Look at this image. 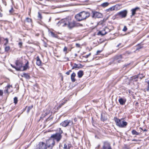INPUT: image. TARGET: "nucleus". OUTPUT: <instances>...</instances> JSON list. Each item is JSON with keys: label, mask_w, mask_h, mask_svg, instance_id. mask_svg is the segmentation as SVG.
<instances>
[{"label": "nucleus", "mask_w": 149, "mask_h": 149, "mask_svg": "<svg viewBox=\"0 0 149 149\" xmlns=\"http://www.w3.org/2000/svg\"><path fill=\"white\" fill-rule=\"evenodd\" d=\"M62 133L63 131L61 130L60 133H57L52 135L50 137L51 139L47 141V145L48 147L51 148H52L55 145V140L57 143L62 138L61 134Z\"/></svg>", "instance_id": "1"}, {"label": "nucleus", "mask_w": 149, "mask_h": 149, "mask_svg": "<svg viewBox=\"0 0 149 149\" xmlns=\"http://www.w3.org/2000/svg\"><path fill=\"white\" fill-rule=\"evenodd\" d=\"M57 24L58 26L60 25L62 26H67L69 29H71L75 26L74 22H71V19L69 18L62 19L58 22Z\"/></svg>", "instance_id": "2"}, {"label": "nucleus", "mask_w": 149, "mask_h": 149, "mask_svg": "<svg viewBox=\"0 0 149 149\" xmlns=\"http://www.w3.org/2000/svg\"><path fill=\"white\" fill-rule=\"evenodd\" d=\"M90 15V13L88 12L83 11L76 15L75 18L78 21H80L85 19L88 18Z\"/></svg>", "instance_id": "3"}, {"label": "nucleus", "mask_w": 149, "mask_h": 149, "mask_svg": "<svg viewBox=\"0 0 149 149\" xmlns=\"http://www.w3.org/2000/svg\"><path fill=\"white\" fill-rule=\"evenodd\" d=\"M116 125L120 127H125L127 125V123L124 121V119H119L116 117L114 118Z\"/></svg>", "instance_id": "4"}, {"label": "nucleus", "mask_w": 149, "mask_h": 149, "mask_svg": "<svg viewBox=\"0 0 149 149\" xmlns=\"http://www.w3.org/2000/svg\"><path fill=\"white\" fill-rule=\"evenodd\" d=\"M73 123V122L72 120H66L61 123L60 125L63 127H65L69 126H71Z\"/></svg>", "instance_id": "5"}, {"label": "nucleus", "mask_w": 149, "mask_h": 149, "mask_svg": "<svg viewBox=\"0 0 149 149\" xmlns=\"http://www.w3.org/2000/svg\"><path fill=\"white\" fill-rule=\"evenodd\" d=\"M48 146L43 142H39L36 146V149H46V146Z\"/></svg>", "instance_id": "6"}, {"label": "nucleus", "mask_w": 149, "mask_h": 149, "mask_svg": "<svg viewBox=\"0 0 149 149\" xmlns=\"http://www.w3.org/2000/svg\"><path fill=\"white\" fill-rule=\"evenodd\" d=\"M17 67H15L14 68L17 71L21 70V68L22 67V63L21 61H17L15 62Z\"/></svg>", "instance_id": "7"}, {"label": "nucleus", "mask_w": 149, "mask_h": 149, "mask_svg": "<svg viewBox=\"0 0 149 149\" xmlns=\"http://www.w3.org/2000/svg\"><path fill=\"white\" fill-rule=\"evenodd\" d=\"M92 17L95 18H100L102 17V14L99 12L95 11H93Z\"/></svg>", "instance_id": "8"}, {"label": "nucleus", "mask_w": 149, "mask_h": 149, "mask_svg": "<svg viewBox=\"0 0 149 149\" xmlns=\"http://www.w3.org/2000/svg\"><path fill=\"white\" fill-rule=\"evenodd\" d=\"M127 11L126 10H124L120 12L117 15L121 18H125L127 16Z\"/></svg>", "instance_id": "9"}, {"label": "nucleus", "mask_w": 149, "mask_h": 149, "mask_svg": "<svg viewBox=\"0 0 149 149\" xmlns=\"http://www.w3.org/2000/svg\"><path fill=\"white\" fill-rule=\"evenodd\" d=\"M102 148L103 149H112L110 144L107 141L104 143Z\"/></svg>", "instance_id": "10"}, {"label": "nucleus", "mask_w": 149, "mask_h": 149, "mask_svg": "<svg viewBox=\"0 0 149 149\" xmlns=\"http://www.w3.org/2000/svg\"><path fill=\"white\" fill-rule=\"evenodd\" d=\"M72 146L70 143H66L64 144L63 148L64 149H70Z\"/></svg>", "instance_id": "11"}, {"label": "nucleus", "mask_w": 149, "mask_h": 149, "mask_svg": "<svg viewBox=\"0 0 149 149\" xmlns=\"http://www.w3.org/2000/svg\"><path fill=\"white\" fill-rule=\"evenodd\" d=\"M82 65L81 64H77L76 63H74V65L72 66V69H74L76 68H82Z\"/></svg>", "instance_id": "12"}, {"label": "nucleus", "mask_w": 149, "mask_h": 149, "mask_svg": "<svg viewBox=\"0 0 149 149\" xmlns=\"http://www.w3.org/2000/svg\"><path fill=\"white\" fill-rule=\"evenodd\" d=\"M118 101L120 104L123 105L125 104L126 101V100L125 99H123L122 98H120L119 99Z\"/></svg>", "instance_id": "13"}, {"label": "nucleus", "mask_w": 149, "mask_h": 149, "mask_svg": "<svg viewBox=\"0 0 149 149\" xmlns=\"http://www.w3.org/2000/svg\"><path fill=\"white\" fill-rule=\"evenodd\" d=\"M76 76V74L75 73L73 72L71 74V79L72 81V82H74L76 81V79L74 78Z\"/></svg>", "instance_id": "14"}, {"label": "nucleus", "mask_w": 149, "mask_h": 149, "mask_svg": "<svg viewBox=\"0 0 149 149\" xmlns=\"http://www.w3.org/2000/svg\"><path fill=\"white\" fill-rule=\"evenodd\" d=\"M139 8L138 7H136L135 8L132 9L131 10V11L132 12V16H134L136 14V10L138 9H139Z\"/></svg>", "instance_id": "15"}, {"label": "nucleus", "mask_w": 149, "mask_h": 149, "mask_svg": "<svg viewBox=\"0 0 149 149\" xmlns=\"http://www.w3.org/2000/svg\"><path fill=\"white\" fill-rule=\"evenodd\" d=\"M29 63L28 61L26 63L25 65L23 67V69L22 70V71H24L26 70L29 68Z\"/></svg>", "instance_id": "16"}, {"label": "nucleus", "mask_w": 149, "mask_h": 149, "mask_svg": "<svg viewBox=\"0 0 149 149\" xmlns=\"http://www.w3.org/2000/svg\"><path fill=\"white\" fill-rule=\"evenodd\" d=\"M36 64L37 65L39 66H40L41 65V61L40 60L39 57L38 56L36 57Z\"/></svg>", "instance_id": "17"}, {"label": "nucleus", "mask_w": 149, "mask_h": 149, "mask_svg": "<svg viewBox=\"0 0 149 149\" xmlns=\"http://www.w3.org/2000/svg\"><path fill=\"white\" fill-rule=\"evenodd\" d=\"M83 71L82 70H80L77 73L78 77L79 78H81L83 76Z\"/></svg>", "instance_id": "18"}, {"label": "nucleus", "mask_w": 149, "mask_h": 149, "mask_svg": "<svg viewBox=\"0 0 149 149\" xmlns=\"http://www.w3.org/2000/svg\"><path fill=\"white\" fill-rule=\"evenodd\" d=\"M107 33V32H106L105 31V30H103L102 31H100L98 33V35H101L102 36H103L105 35Z\"/></svg>", "instance_id": "19"}, {"label": "nucleus", "mask_w": 149, "mask_h": 149, "mask_svg": "<svg viewBox=\"0 0 149 149\" xmlns=\"http://www.w3.org/2000/svg\"><path fill=\"white\" fill-rule=\"evenodd\" d=\"M22 77H24L26 79H29L30 78V76L28 74L24 73L23 75H22Z\"/></svg>", "instance_id": "20"}, {"label": "nucleus", "mask_w": 149, "mask_h": 149, "mask_svg": "<svg viewBox=\"0 0 149 149\" xmlns=\"http://www.w3.org/2000/svg\"><path fill=\"white\" fill-rule=\"evenodd\" d=\"M122 56L121 55L116 56H115V59L116 60H119L118 61L119 62L120 60L121 59Z\"/></svg>", "instance_id": "21"}, {"label": "nucleus", "mask_w": 149, "mask_h": 149, "mask_svg": "<svg viewBox=\"0 0 149 149\" xmlns=\"http://www.w3.org/2000/svg\"><path fill=\"white\" fill-rule=\"evenodd\" d=\"M116 6H112L109 8L107 9V11H111L113 10H115V7H116Z\"/></svg>", "instance_id": "22"}, {"label": "nucleus", "mask_w": 149, "mask_h": 149, "mask_svg": "<svg viewBox=\"0 0 149 149\" xmlns=\"http://www.w3.org/2000/svg\"><path fill=\"white\" fill-rule=\"evenodd\" d=\"M132 133L133 135H139V133L137 132L134 130H132Z\"/></svg>", "instance_id": "23"}, {"label": "nucleus", "mask_w": 149, "mask_h": 149, "mask_svg": "<svg viewBox=\"0 0 149 149\" xmlns=\"http://www.w3.org/2000/svg\"><path fill=\"white\" fill-rule=\"evenodd\" d=\"M109 3L108 2H105L102 3L101 5V6H102L103 7H105L108 6L109 5Z\"/></svg>", "instance_id": "24"}, {"label": "nucleus", "mask_w": 149, "mask_h": 149, "mask_svg": "<svg viewBox=\"0 0 149 149\" xmlns=\"http://www.w3.org/2000/svg\"><path fill=\"white\" fill-rule=\"evenodd\" d=\"M101 119L102 121H104L107 120V118L105 117V116H104L102 114H101Z\"/></svg>", "instance_id": "25"}, {"label": "nucleus", "mask_w": 149, "mask_h": 149, "mask_svg": "<svg viewBox=\"0 0 149 149\" xmlns=\"http://www.w3.org/2000/svg\"><path fill=\"white\" fill-rule=\"evenodd\" d=\"M50 35L51 36L54 37L55 38H57V36L56 34H55L53 32L51 31L50 32Z\"/></svg>", "instance_id": "26"}, {"label": "nucleus", "mask_w": 149, "mask_h": 149, "mask_svg": "<svg viewBox=\"0 0 149 149\" xmlns=\"http://www.w3.org/2000/svg\"><path fill=\"white\" fill-rule=\"evenodd\" d=\"M32 21V20L31 19L27 17L26 18V20L25 21V24L26 22H27L28 23L31 22Z\"/></svg>", "instance_id": "27"}, {"label": "nucleus", "mask_w": 149, "mask_h": 149, "mask_svg": "<svg viewBox=\"0 0 149 149\" xmlns=\"http://www.w3.org/2000/svg\"><path fill=\"white\" fill-rule=\"evenodd\" d=\"M10 49V47L9 46H6L4 48L5 51L8 52Z\"/></svg>", "instance_id": "28"}, {"label": "nucleus", "mask_w": 149, "mask_h": 149, "mask_svg": "<svg viewBox=\"0 0 149 149\" xmlns=\"http://www.w3.org/2000/svg\"><path fill=\"white\" fill-rule=\"evenodd\" d=\"M143 46L142 45H139L136 47V51L139 50V49L142 48Z\"/></svg>", "instance_id": "29"}, {"label": "nucleus", "mask_w": 149, "mask_h": 149, "mask_svg": "<svg viewBox=\"0 0 149 149\" xmlns=\"http://www.w3.org/2000/svg\"><path fill=\"white\" fill-rule=\"evenodd\" d=\"M38 17L39 19H41L42 18V17L41 14L40 13V12L38 13Z\"/></svg>", "instance_id": "30"}, {"label": "nucleus", "mask_w": 149, "mask_h": 149, "mask_svg": "<svg viewBox=\"0 0 149 149\" xmlns=\"http://www.w3.org/2000/svg\"><path fill=\"white\" fill-rule=\"evenodd\" d=\"M33 107V105H32L30 106H29L28 107L27 110V112L28 113H29L30 110Z\"/></svg>", "instance_id": "31"}, {"label": "nucleus", "mask_w": 149, "mask_h": 149, "mask_svg": "<svg viewBox=\"0 0 149 149\" xmlns=\"http://www.w3.org/2000/svg\"><path fill=\"white\" fill-rule=\"evenodd\" d=\"M14 103L15 104L17 103L18 100L17 98V97H15L14 98Z\"/></svg>", "instance_id": "32"}, {"label": "nucleus", "mask_w": 149, "mask_h": 149, "mask_svg": "<svg viewBox=\"0 0 149 149\" xmlns=\"http://www.w3.org/2000/svg\"><path fill=\"white\" fill-rule=\"evenodd\" d=\"M91 55V53H89V54L85 56H82V58H87L89 56H90Z\"/></svg>", "instance_id": "33"}, {"label": "nucleus", "mask_w": 149, "mask_h": 149, "mask_svg": "<svg viewBox=\"0 0 149 149\" xmlns=\"http://www.w3.org/2000/svg\"><path fill=\"white\" fill-rule=\"evenodd\" d=\"M23 43L22 42H20L18 43V45L20 48H22V46Z\"/></svg>", "instance_id": "34"}, {"label": "nucleus", "mask_w": 149, "mask_h": 149, "mask_svg": "<svg viewBox=\"0 0 149 149\" xmlns=\"http://www.w3.org/2000/svg\"><path fill=\"white\" fill-rule=\"evenodd\" d=\"M127 30V28L126 26H125L124 27L123 29V31L125 32Z\"/></svg>", "instance_id": "35"}, {"label": "nucleus", "mask_w": 149, "mask_h": 149, "mask_svg": "<svg viewBox=\"0 0 149 149\" xmlns=\"http://www.w3.org/2000/svg\"><path fill=\"white\" fill-rule=\"evenodd\" d=\"M148 86L146 88V91H149V80L148 82Z\"/></svg>", "instance_id": "36"}, {"label": "nucleus", "mask_w": 149, "mask_h": 149, "mask_svg": "<svg viewBox=\"0 0 149 149\" xmlns=\"http://www.w3.org/2000/svg\"><path fill=\"white\" fill-rule=\"evenodd\" d=\"M67 101V100H66L65 101V100L64 102H63L59 106L60 107H61V106L63 105Z\"/></svg>", "instance_id": "37"}, {"label": "nucleus", "mask_w": 149, "mask_h": 149, "mask_svg": "<svg viewBox=\"0 0 149 149\" xmlns=\"http://www.w3.org/2000/svg\"><path fill=\"white\" fill-rule=\"evenodd\" d=\"M72 72V70H69L68 71L66 72L65 73V74L67 75H69L70 74V73Z\"/></svg>", "instance_id": "38"}, {"label": "nucleus", "mask_w": 149, "mask_h": 149, "mask_svg": "<svg viewBox=\"0 0 149 149\" xmlns=\"http://www.w3.org/2000/svg\"><path fill=\"white\" fill-rule=\"evenodd\" d=\"M69 60V59L68 57H64V59L62 61H66Z\"/></svg>", "instance_id": "39"}, {"label": "nucleus", "mask_w": 149, "mask_h": 149, "mask_svg": "<svg viewBox=\"0 0 149 149\" xmlns=\"http://www.w3.org/2000/svg\"><path fill=\"white\" fill-rule=\"evenodd\" d=\"M5 40H6V42L4 44V45H6L8 43V39L7 38H6Z\"/></svg>", "instance_id": "40"}, {"label": "nucleus", "mask_w": 149, "mask_h": 149, "mask_svg": "<svg viewBox=\"0 0 149 149\" xmlns=\"http://www.w3.org/2000/svg\"><path fill=\"white\" fill-rule=\"evenodd\" d=\"M3 93V90H0V96L2 95Z\"/></svg>", "instance_id": "41"}, {"label": "nucleus", "mask_w": 149, "mask_h": 149, "mask_svg": "<svg viewBox=\"0 0 149 149\" xmlns=\"http://www.w3.org/2000/svg\"><path fill=\"white\" fill-rule=\"evenodd\" d=\"M67 47H65L63 49V51L65 52V51H67Z\"/></svg>", "instance_id": "42"}, {"label": "nucleus", "mask_w": 149, "mask_h": 149, "mask_svg": "<svg viewBox=\"0 0 149 149\" xmlns=\"http://www.w3.org/2000/svg\"><path fill=\"white\" fill-rule=\"evenodd\" d=\"M76 46L77 47H80V45L78 43H76Z\"/></svg>", "instance_id": "43"}, {"label": "nucleus", "mask_w": 149, "mask_h": 149, "mask_svg": "<svg viewBox=\"0 0 149 149\" xmlns=\"http://www.w3.org/2000/svg\"><path fill=\"white\" fill-rule=\"evenodd\" d=\"M101 52V51H100V50H98L97 51V54H96V55H98V54H99Z\"/></svg>", "instance_id": "44"}, {"label": "nucleus", "mask_w": 149, "mask_h": 149, "mask_svg": "<svg viewBox=\"0 0 149 149\" xmlns=\"http://www.w3.org/2000/svg\"><path fill=\"white\" fill-rule=\"evenodd\" d=\"M53 118V117H52V116H49V117H48V118H47V120H50V119H52V118Z\"/></svg>", "instance_id": "45"}, {"label": "nucleus", "mask_w": 149, "mask_h": 149, "mask_svg": "<svg viewBox=\"0 0 149 149\" xmlns=\"http://www.w3.org/2000/svg\"><path fill=\"white\" fill-rule=\"evenodd\" d=\"M10 86H10V85H8L7 86V88L8 89L6 90V91L7 92H8V88H9Z\"/></svg>", "instance_id": "46"}, {"label": "nucleus", "mask_w": 149, "mask_h": 149, "mask_svg": "<svg viewBox=\"0 0 149 149\" xmlns=\"http://www.w3.org/2000/svg\"><path fill=\"white\" fill-rule=\"evenodd\" d=\"M121 44L120 43L119 44H118L117 46L116 47H119L120 45Z\"/></svg>", "instance_id": "47"}, {"label": "nucleus", "mask_w": 149, "mask_h": 149, "mask_svg": "<svg viewBox=\"0 0 149 149\" xmlns=\"http://www.w3.org/2000/svg\"><path fill=\"white\" fill-rule=\"evenodd\" d=\"M51 17H50L49 19L48 22H50L51 21Z\"/></svg>", "instance_id": "48"}, {"label": "nucleus", "mask_w": 149, "mask_h": 149, "mask_svg": "<svg viewBox=\"0 0 149 149\" xmlns=\"http://www.w3.org/2000/svg\"><path fill=\"white\" fill-rule=\"evenodd\" d=\"M138 140L136 139H134L132 140V141H137Z\"/></svg>", "instance_id": "49"}, {"label": "nucleus", "mask_w": 149, "mask_h": 149, "mask_svg": "<svg viewBox=\"0 0 149 149\" xmlns=\"http://www.w3.org/2000/svg\"><path fill=\"white\" fill-rule=\"evenodd\" d=\"M11 65V66L13 67V68H14V67H15V66H13L12 65Z\"/></svg>", "instance_id": "50"}, {"label": "nucleus", "mask_w": 149, "mask_h": 149, "mask_svg": "<svg viewBox=\"0 0 149 149\" xmlns=\"http://www.w3.org/2000/svg\"><path fill=\"white\" fill-rule=\"evenodd\" d=\"M143 131H147V130L146 129H145L144 130H143Z\"/></svg>", "instance_id": "51"}, {"label": "nucleus", "mask_w": 149, "mask_h": 149, "mask_svg": "<svg viewBox=\"0 0 149 149\" xmlns=\"http://www.w3.org/2000/svg\"><path fill=\"white\" fill-rule=\"evenodd\" d=\"M1 15H2V14H1L0 13V16H1Z\"/></svg>", "instance_id": "52"}, {"label": "nucleus", "mask_w": 149, "mask_h": 149, "mask_svg": "<svg viewBox=\"0 0 149 149\" xmlns=\"http://www.w3.org/2000/svg\"><path fill=\"white\" fill-rule=\"evenodd\" d=\"M42 118V117H41L40 118Z\"/></svg>", "instance_id": "53"}, {"label": "nucleus", "mask_w": 149, "mask_h": 149, "mask_svg": "<svg viewBox=\"0 0 149 149\" xmlns=\"http://www.w3.org/2000/svg\"><path fill=\"white\" fill-rule=\"evenodd\" d=\"M128 149H130V148H128Z\"/></svg>", "instance_id": "54"}]
</instances>
